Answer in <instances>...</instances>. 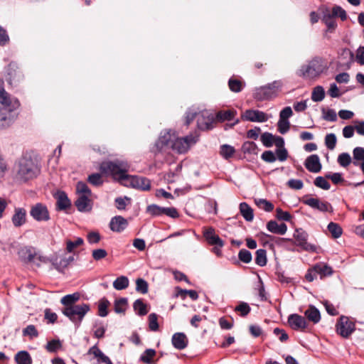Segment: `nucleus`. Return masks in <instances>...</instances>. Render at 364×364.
<instances>
[{
  "label": "nucleus",
  "mask_w": 364,
  "mask_h": 364,
  "mask_svg": "<svg viewBox=\"0 0 364 364\" xmlns=\"http://www.w3.org/2000/svg\"><path fill=\"white\" fill-rule=\"evenodd\" d=\"M15 178L21 183H26L37 178L41 173V166L31 156L21 158L15 167Z\"/></svg>",
  "instance_id": "nucleus-1"
},
{
  "label": "nucleus",
  "mask_w": 364,
  "mask_h": 364,
  "mask_svg": "<svg viewBox=\"0 0 364 364\" xmlns=\"http://www.w3.org/2000/svg\"><path fill=\"white\" fill-rule=\"evenodd\" d=\"M129 166L124 161H105L101 164L100 170L102 173L110 174L112 178L124 186L130 175L127 174Z\"/></svg>",
  "instance_id": "nucleus-2"
},
{
  "label": "nucleus",
  "mask_w": 364,
  "mask_h": 364,
  "mask_svg": "<svg viewBox=\"0 0 364 364\" xmlns=\"http://www.w3.org/2000/svg\"><path fill=\"white\" fill-rule=\"evenodd\" d=\"M327 68L328 65L325 59L315 57L308 64L301 66L296 74L304 79L313 80L320 76Z\"/></svg>",
  "instance_id": "nucleus-3"
},
{
  "label": "nucleus",
  "mask_w": 364,
  "mask_h": 364,
  "mask_svg": "<svg viewBox=\"0 0 364 364\" xmlns=\"http://www.w3.org/2000/svg\"><path fill=\"white\" fill-rule=\"evenodd\" d=\"M282 85L281 80H274L266 85L256 87L254 90L253 97L257 101L271 100L277 96Z\"/></svg>",
  "instance_id": "nucleus-4"
},
{
  "label": "nucleus",
  "mask_w": 364,
  "mask_h": 364,
  "mask_svg": "<svg viewBox=\"0 0 364 364\" xmlns=\"http://www.w3.org/2000/svg\"><path fill=\"white\" fill-rule=\"evenodd\" d=\"M90 310L87 304H77L73 306L64 307L62 313L77 326H79L86 314Z\"/></svg>",
  "instance_id": "nucleus-5"
},
{
  "label": "nucleus",
  "mask_w": 364,
  "mask_h": 364,
  "mask_svg": "<svg viewBox=\"0 0 364 364\" xmlns=\"http://www.w3.org/2000/svg\"><path fill=\"white\" fill-rule=\"evenodd\" d=\"M198 137L196 134H191L184 137L176 138L171 142V147L178 154H185L198 142Z\"/></svg>",
  "instance_id": "nucleus-6"
},
{
  "label": "nucleus",
  "mask_w": 364,
  "mask_h": 364,
  "mask_svg": "<svg viewBox=\"0 0 364 364\" xmlns=\"http://www.w3.org/2000/svg\"><path fill=\"white\" fill-rule=\"evenodd\" d=\"M24 75L17 63H10L6 68V80L12 86H17L23 80Z\"/></svg>",
  "instance_id": "nucleus-7"
},
{
  "label": "nucleus",
  "mask_w": 364,
  "mask_h": 364,
  "mask_svg": "<svg viewBox=\"0 0 364 364\" xmlns=\"http://www.w3.org/2000/svg\"><path fill=\"white\" fill-rule=\"evenodd\" d=\"M30 215L38 222H46L50 219L47 206L41 203H37L31 207Z\"/></svg>",
  "instance_id": "nucleus-8"
},
{
  "label": "nucleus",
  "mask_w": 364,
  "mask_h": 364,
  "mask_svg": "<svg viewBox=\"0 0 364 364\" xmlns=\"http://www.w3.org/2000/svg\"><path fill=\"white\" fill-rule=\"evenodd\" d=\"M0 104L2 105L0 109L7 112L14 111L20 106L18 100L16 97H11L6 90L0 92Z\"/></svg>",
  "instance_id": "nucleus-9"
},
{
  "label": "nucleus",
  "mask_w": 364,
  "mask_h": 364,
  "mask_svg": "<svg viewBox=\"0 0 364 364\" xmlns=\"http://www.w3.org/2000/svg\"><path fill=\"white\" fill-rule=\"evenodd\" d=\"M124 186L146 191L151 188V181L146 177L130 175Z\"/></svg>",
  "instance_id": "nucleus-10"
},
{
  "label": "nucleus",
  "mask_w": 364,
  "mask_h": 364,
  "mask_svg": "<svg viewBox=\"0 0 364 364\" xmlns=\"http://www.w3.org/2000/svg\"><path fill=\"white\" fill-rule=\"evenodd\" d=\"M336 327L338 334L343 338H348L355 329V323L344 316L340 317Z\"/></svg>",
  "instance_id": "nucleus-11"
},
{
  "label": "nucleus",
  "mask_w": 364,
  "mask_h": 364,
  "mask_svg": "<svg viewBox=\"0 0 364 364\" xmlns=\"http://www.w3.org/2000/svg\"><path fill=\"white\" fill-rule=\"evenodd\" d=\"M18 255L21 259L26 263L33 262L37 266H40V262H42L41 257H37L35 250L31 247L21 248L18 252Z\"/></svg>",
  "instance_id": "nucleus-12"
},
{
  "label": "nucleus",
  "mask_w": 364,
  "mask_h": 364,
  "mask_svg": "<svg viewBox=\"0 0 364 364\" xmlns=\"http://www.w3.org/2000/svg\"><path fill=\"white\" fill-rule=\"evenodd\" d=\"M302 202L311 208L318 210L321 212H331L333 210V208L331 205L326 201H321L318 198H304Z\"/></svg>",
  "instance_id": "nucleus-13"
},
{
  "label": "nucleus",
  "mask_w": 364,
  "mask_h": 364,
  "mask_svg": "<svg viewBox=\"0 0 364 364\" xmlns=\"http://www.w3.org/2000/svg\"><path fill=\"white\" fill-rule=\"evenodd\" d=\"M242 118L250 122H265L268 117L264 112L257 109H247L242 115Z\"/></svg>",
  "instance_id": "nucleus-14"
},
{
  "label": "nucleus",
  "mask_w": 364,
  "mask_h": 364,
  "mask_svg": "<svg viewBox=\"0 0 364 364\" xmlns=\"http://www.w3.org/2000/svg\"><path fill=\"white\" fill-rule=\"evenodd\" d=\"M295 238V244L297 246L301 247L302 249L306 251L315 252L316 247L315 245L309 244L307 242V237L308 235L306 232L304 231L296 230V232L294 235Z\"/></svg>",
  "instance_id": "nucleus-15"
},
{
  "label": "nucleus",
  "mask_w": 364,
  "mask_h": 364,
  "mask_svg": "<svg viewBox=\"0 0 364 364\" xmlns=\"http://www.w3.org/2000/svg\"><path fill=\"white\" fill-rule=\"evenodd\" d=\"M288 323L295 331H304L308 326L306 318L297 314H292L288 316Z\"/></svg>",
  "instance_id": "nucleus-16"
},
{
  "label": "nucleus",
  "mask_w": 364,
  "mask_h": 364,
  "mask_svg": "<svg viewBox=\"0 0 364 364\" xmlns=\"http://www.w3.org/2000/svg\"><path fill=\"white\" fill-rule=\"evenodd\" d=\"M304 166L308 171L312 173H318L322 168L319 157L317 154H312L307 157Z\"/></svg>",
  "instance_id": "nucleus-17"
},
{
  "label": "nucleus",
  "mask_w": 364,
  "mask_h": 364,
  "mask_svg": "<svg viewBox=\"0 0 364 364\" xmlns=\"http://www.w3.org/2000/svg\"><path fill=\"white\" fill-rule=\"evenodd\" d=\"M127 220L121 215L113 217L109 222V228L113 232H121L127 228Z\"/></svg>",
  "instance_id": "nucleus-18"
},
{
  "label": "nucleus",
  "mask_w": 364,
  "mask_h": 364,
  "mask_svg": "<svg viewBox=\"0 0 364 364\" xmlns=\"http://www.w3.org/2000/svg\"><path fill=\"white\" fill-rule=\"evenodd\" d=\"M203 235L210 245H216L219 247L224 246V242L219 237L218 235H215L214 228L211 227L208 228L204 231Z\"/></svg>",
  "instance_id": "nucleus-19"
},
{
  "label": "nucleus",
  "mask_w": 364,
  "mask_h": 364,
  "mask_svg": "<svg viewBox=\"0 0 364 364\" xmlns=\"http://www.w3.org/2000/svg\"><path fill=\"white\" fill-rule=\"evenodd\" d=\"M171 343L175 348L183 350L187 347L188 340L184 333H175L172 336Z\"/></svg>",
  "instance_id": "nucleus-20"
},
{
  "label": "nucleus",
  "mask_w": 364,
  "mask_h": 364,
  "mask_svg": "<svg viewBox=\"0 0 364 364\" xmlns=\"http://www.w3.org/2000/svg\"><path fill=\"white\" fill-rule=\"evenodd\" d=\"M13 225L18 228L24 225L26 222V211L24 208H15L14 214L11 218Z\"/></svg>",
  "instance_id": "nucleus-21"
},
{
  "label": "nucleus",
  "mask_w": 364,
  "mask_h": 364,
  "mask_svg": "<svg viewBox=\"0 0 364 364\" xmlns=\"http://www.w3.org/2000/svg\"><path fill=\"white\" fill-rule=\"evenodd\" d=\"M306 320L312 322L314 324L318 323L321 321V314L317 308L313 305H309L304 311Z\"/></svg>",
  "instance_id": "nucleus-22"
},
{
  "label": "nucleus",
  "mask_w": 364,
  "mask_h": 364,
  "mask_svg": "<svg viewBox=\"0 0 364 364\" xmlns=\"http://www.w3.org/2000/svg\"><path fill=\"white\" fill-rule=\"evenodd\" d=\"M87 354L93 355L95 358H97L98 363H102L105 364H113L109 358L105 355L97 347V345H95L92 347H91L89 349Z\"/></svg>",
  "instance_id": "nucleus-23"
},
{
  "label": "nucleus",
  "mask_w": 364,
  "mask_h": 364,
  "mask_svg": "<svg viewBox=\"0 0 364 364\" xmlns=\"http://www.w3.org/2000/svg\"><path fill=\"white\" fill-rule=\"evenodd\" d=\"M56 199V207L59 210H65L71 206L70 200L64 191L58 192Z\"/></svg>",
  "instance_id": "nucleus-24"
},
{
  "label": "nucleus",
  "mask_w": 364,
  "mask_h": 364,
  "mask_svg": "<svg viewBox=\"0 0 364 364\" xmlns=\"http://www.w3.org/2000/svg\"><path fill=\"white\" fill-rule=\"evenodd\" d=\"M267 229L272 233L284 235L287 230L285 223L279 225L275 220H270L267 223Z\"/></svg>",
  "instance_id": "nucleus-25"
},
{
  "label": "nucleus",
  "mask_w": 364,
  "mask_h": 364,
  "mask_svg": "<svg viewBox=\"0 0 364 364\" xmlns=\"http://www.w3.org/2000/svg\"><path fill=\"white\" fill-rule=\"evenodd\" d=\"M75 205L80 212H84L90 209V200L89 199V196L80 195L75 200Z\"/></svg>",
  "instance_id": "nucleus-26"
},
{
  "label": "nucleus",
  "mask_w": 364,
  "mask_h": 364,
  "mask_svg": "<svg viewBox=\"0 0 364 364\" xmlns=\"http://www.w3.org/2000/svg\"><path fill=\"white\" fill-rule=\"evenodd\" d=\"M313 271H314L317 274H319L321 279L326 276H331L333 274L332 268L324 263H318L315 264L313 267Z\"/></svg>",
  "instance_id": "nucleus-27"
},
{
  "label": "nucleus",
  "mask_w": 364,
  "mask_h": 364,
  "mask_svg": "<svg viewBox=\"0 0 364 364\" xmlns=\"http://www.w3.org/2000/svg\"><path fill=\"white\" fill-rule=\"evenodd\" d=\"M240 212L246 221L251 222L253 220V209L247 203L242 202L240 204Z\"/></svg>",
  "instance_id": "nucleus-28"
},
{
  "label": "nucleus",
  "mask_w": 364,
  "mask_h": 364,
  "mask_svg": "<svg viewBox=\"0 0 364 364\" xmlns=\"http://www.w3.org/2000/svg\"><path fill=\"white\" fill-rule=\"evenodd\" d=\"M14 360L16 364H32V358L26 350H21L14 356Z\"/></svg>",
  "instance_id": "nucleus-29"
},
{
  "label": "nucleus",
  "mask_w": 364,
  "mask_h": 364,
  "mask_svg": "<svg viewBox=\"0 0 364 364\" xmlns=\"http://www.w3.org/2000/svg\"><path fill=\"white\" fill-rule=\"evenodd\" d=\"M236 114L234 109L220 110L216 114V119L219 122L230 121L235 118Z\"/></svg>",
  "instance_id": "nucleus-30"
},
{
  "label": "nucleus",
  "mask_w": 364,
  "mask_h": 364,
  "mask_svg": "<svg viewBox=\"0 0 364 364\" xmlns=\"http://www.w3.org/2000/svg\"><path fill=\"white\" fill-rule=\"evenodd\" d=\"M80 295L78 292L67 294L62 297L60 302L65 307L73 306L76 305L75 304L80 299Z\"/></svg>",
  "instance_id": "nucleus-31"
},
{
  "label": "nucleus",
  "mask_w": 364,
  "mask_h": 364,
  "mask_svg": "<svg viewBox=\"0 0 364 364\" xmlns=\"http://www.w3.org/2000/svg\"><path fill=\"white\" fill-rule=\"evenodd\" d=\"M128 306V300L127 298H119L114 302V310L117 314H125Z\"/></svg>",
  "instance_id": "nucleus-32"
},
{
  "label": "nucleus",
  "mask_w": 364,
  "mask_h": 364,
  "mask_svg": "<svg viewBox=\"0 0 364 364\" xmlns=\"http://www.w3.org/2000/svg\"><path fill=\"white\" fill-rule=\"evenodd\" d=\"M322 20L326 25L328 30L330 32L333 31L337 27V23L334 19V17L331 14L329 11L324 13Z\"/></svg>",
  "instance_id": "nucleus-33"
},
{
  "label": "nucleus",
  "mask_w": 364,
  "mask_h": 364,
  "mask_svg": "<svg viewBox=\"0 0 364 364\" xmlns=\"http://www.w3.org/2000/svg\"><path fill=\"white\" fill-rule=\"evenodd\" d=\"M244 86L245 83L238 79L231 77L228 80V87L230 90L233 92H241Z\"/></svg>",
  "instance_id": "nucleus-34"
},
{
  "label": "nucleus",
  "mask_w": 364,
  "mask_h": 364,
  "mask_svg": "<svg viewBox=\"0 0 364 364\" xmlns=\"http://www.w3.org/2000/svg\"><path fill=\"white\" fill-rule=\"evenodd\" d=\"M213 121L212 119L208 118L205 120V119L203 114L201 115V119L199 116L197 119L198 127L199 129H201V130H210V129H213Z\"/></svg>",
  "instance_id": "nucleus-35"
},
{
  "label": "nucleus",
  "mask_w": 364,
  "mask_h": 364,
  "mask_svg": "<svg viewBox=\"0 0 364 364\" xmlns=\"http://www.w3.org/2000/svg\"><path fill=\"white\" fill-rule=\"evenodd\" d=\"M129 279L125 276L117 277L113 282V287L117 290H123L128 287Z\"/></svg>",
  "instance_id": "nucleus-36"
},
{
  "label": "nucleus",
  "mask_w": 364,
  "mask_h": 364,
  "mask_svg": "<svg viewBox=\"0 0 364 364\" xmlns=\"http://www.w3.org/2000/svg\"><path fill=\"white\" fill-rule=\"evenodd\" d=\"M133 308L139 316H144L148 313L147 306L141 299H136L134 302Z\"/></svg>",
  "instance_id": "nucleus-37"
},
{
  "label": "nucleus",
  "mask_w": 364,
  "mask_h": 364,
  "mask_svg": "<svg viewBox=\"0 0 364 364\" xmlns=\"http://www.w3.org/2000/svg\"><path fill=\"white\" fill-rule=\"evenodd\" d=\"M325 97V90L322 86L315 87L311 93V100L318 102L322 101Z\"/></svg>",
  "instance_id": "nucleus-38"
},
{
  "label": "nucleus",
  "mask_w": 364,
  "mask_h": 364,
  "mask_svg": "<svg viewBox=\"0 0 364 364\" xmlns=\"http://www.w3.org/2000/svg\"><path fill=\"white\" fill-rule=\"evenodd\" d=\"M255 203L259 208L266 212H272L274 209V205L266 199L257 198L255 200Z\"/></svg>",
  "instance_id": "nucleus-39"
},
{
  "label": "nucleus",
  "mask_w": 364,
  "mask_h": 364,
  "mask_svg": "<svg viewBox=\"0 0 364 364\" xmlns=\"http://www.w3.org/2000/svg\"><path fill=\"white\" fill-rule=\"evenodd\" d=\"M267 252L264 249H259L256 251L255 263L259 267H264L267 264Z\"/></svg>",
  "instance_id": "nucleus-40"
},
{
  "label": "nucleus",
  "mask_w": 364,
  "mask_h": 364,
  "mask_svg": "<svg viewBox=\"0 0 364 364\" xmlns=\"http://www.w3.org/2000/svg\"><path fill=\"white\" fill-rule=\"evenodd\" d=\"M110 303L106 298H102L98 303V315L101 317H105L108 315L107 308Z\"/></svg>",
  "instance_id": "nucleus-41"
},
{
  "label": "nucleus",
  "mask_w": 364,
  "mask_h": 364,
  "mask_svg": "<svg viewBox=\"0 0 364 364\" xmlns=\"http://www.w3.org/2000/svg\"><path fill=\"white\" fill-rule=\"evenodd\" d=\"M257 146L253 141H245L242 146V151L244 154H257Z\"/></svg>",
  "instance_id": "nucleus-42"
},
{
  "label": "nucleus",
  "mask_w": 364,
  "mask_h": 364,
  "mask_svg": "<svg viewBox=\"0 0 364 364\" xmlns=\"http://www.w3.org/2000/svg\"><path fill=\"white\" fill-rule=\"evenodd\" d=\"M328 230L333 238L340 237L343 233L341 227L338 224L333 222H331L328 225Z\"/></svg>",
  "instance_id": "nucleus-43"
},
{
  "label": "nucleus",
  "mask_w": 364,
  "mask_h": 364,
  "mask_svg": "<svg viewBox=\"0 0 364 364\" xmlns=\"http://www.w3.org/2000/svg\"><path fill=\"white\" fill-rule=\"evenodd\" d=\"M353 158L355 160H360V168L364 175V148L363 147H355L353 151Z\"/></svg>",
  "instance_id": "nucleus-44"
},
{
  "label": "nucleus",
  "mask_w": 364,
  "mask_h": 364,
  "mask_svg": "<svg viewBox=\"0 0 364 364\" xmlns=\"http://www.w3.org/2000/svg\"><path fill=\"white\" fill-rule=\"evenodd\" d=\"M337 138L335 134H327L325 136V145L329 150H333L336 146Z\"/></svg>",
  "instance_id": "nucleus-45"
},
{
  "label": "nucleus",
  "mask_w": 364,
  "mask_h": 364,
  "mask_svg": "<svg viewBox=\"0 0 364 364\" xmlns=\"http://www.w3.org/2000/svg\"><path fill=\"white\" fill-rule=\"evenodd\" d=\"M235 151V150L232 146L224 144L220 146V155L225 159H228L229 158L232 157Z\"/></svg>",
  "instance_id": "nucleus-46"
},
{
  "label": "nucleus",
  "mask_w": 364,
  "mask_h": 364,
  "mask_svg": "<svg viewBox=\"0 0 364 364\" xmlns=\"http://www.w3.org/2000/svg\"><path fill=\"white\" fill-rule=\"evenodd\" d=\"M274 136L269 132H264L260 136V140L265 147H271L274 144Z\"/></svg>",
  "instance_id": "nucleus-47"
},
{
  "label": "nucleus",
  "mask_w": 364,
  "mask_h": 364,
  "mask_svg": "<svg viewBox=\"0 0 364 364\" xmlns=\"http://www.w3.org/2000/svg\"><path fill=\"white\" fill-rule=\"evenodd\" d=\"M156 355V350L151 348L146 349L141 355L140 360L144 363H151L152 358Z\"/></svg>",
  "instance_id": "nucleus-48"
},
{
  "label": "nucleus",
  "mask_w": 364,
  "mask_h": 364,
  "mask_svg": "<svg viewBox=\"0 0 364 364\" xmlns=\"http://www.w3.org/2000/svg\"><path fill=\"white\" fill-rule=\"evenodd\" d=\"M171 140L170 131H166L164 134H161L159 141L156 143L157 146L162 148L164 146L168 145Z\"/></svg>",
  "instance_id": "nucleus-49"
},
{
  "label": "nucleus",
  "mask_w": 364,
  "mask_h": 364,
  "mask_svg": "<svg viewBox=\"0 0 364 364\" xmlns=\"http://www.w3.org/2000/svg\"><path fill=\"white\" fill-rule=\"evenodd\" d=\"M149 285L146 280L141 278H138L136 280V291L141 293L146 294L148 292Z\"/></svg>",
  "instance_id": "nucleus-50"
},
{
  "label": "nucleus",
  "mask_w": 364,
  "mask_h": 364,
  "mask_svg": "<svg viewBox=\"0 0 364 364\" xmlns=\"http://www.w3.org/2000/svg\"><path fill=\"white\" fill-rule=\"evenodd\" d=\"M338 163L342 167H347L352 162V159L348 153H342L338 156Z\"/></svg>",
  "instance_id": "nucleus-51"
},
{
  "label": "nucleus",
  "mask_w": 364,
  "mask_h": 364,
  "mask_svg": "<svg viewBox=\"0 0 364 364\" xmlns=\"http://www.w3.org/2000/svg\"><path fill=\"white\" fill-rule=\"evenodd\" d=\"M323 119L329 122H336L337 120V114L334 109L324 108L322 109Z\"/></svg>",
  "instance_id": "nucleus-52"
},
{
  "label": "nucleus",
  "mask_w": 364,
  "mask_h": 364,
  "mask_svg": "<svg viewBox=\"0 0 364 364\" xmlns=\"http://www.w3.org/2000/svg\"><path fill=\"white\" fill-rule=\"evenodd\" d=\"M84 243V240L81 237H77L75 241L67 240L66 241V250L68 252H73L75 248L82 245Z\"/></svg>",
  "instance_id": "nucleus-53"
},
{
  "label": "nucleus",
  "mask_w": 364,
  "mask_h": 364,
  "mask_svg": "<svg viewBox=\"0 0 364 364\" xmlns=\"http://www.w3.org/2000/svg\"><path fill=\"white\" fill-rule=\"evenodd\" d=\"M76 191L79 195H85L90 196L91 191L87 185L82 182L79 181L76 185Z\"/></svg>",
  "instance_id": "nucleus-54"
},
{
  "label": "nucleus",
  "mask_w": 364,
  "mask_h": 364,
  "mask_svg": "<svg viewBox=\"0 0 364 364\" xmlns=\"http://www.w3.org/2000/svg\"><path fill=\"white\" fill-rule=\"evenodd\" d=\"M333 17H340L342 21L347 19L346 11L340 6H334L331 14Z\"/></svg>",
  "instance_id": "nucleus-55"
},
{
  "label": "nucleus",
  "mask_w": 364,
  "mask_h": 364,
  "mask_svg": "<svg viewBox=\"0 0 364 364\" xmlns=\"http://www.w3.org/2000/svg\"><path fill=\"white\" fill-rule=\"evenodd\" d=\"M238 258L241 262L245 264H248L252 261V257L251 252L249 250L246 249H242L239 251Z\"/></svg>",
  "instance_id": "nucleus-56"
},
{
  "label": "nucleus",
  "mask_w": 364,
  "mask_h": 364,
  "mask_svg": "<svg viewBox=\"0 0 364 364\" xmlns=\"http://www.w3.org/2000/svg\"><path fill=\"white\" fill-rule=\"evenodd\" d=\"M23 336H29L31 338L38 336V332L34 325H28L23 330Z\"/></svg>",
  "instance_id": "nucleus-57"
},
{
  "label": "nucleus",
  "mask_w": 364,
  "mask_h": 364,
  "mask_svg": "<svg viewBox=\"0 0 364 364\" xmlns=\"http://www.w3.org/2000/svg\"><path fill=\"white\" fill-rule=\"evenodd\" d=\"M163 207L152 204L147 206L146 212L152 216H160L163 215Z\"/></svg>",
  "instance_id": "nucleus-58"
},
{
  "label": "nucleus",
  "mask_w": 364,
  "mask_h": 364,
  "mask_svg": "<svg viewBox=\"0 0 364 364\" xmlns=\"http://www.w3.org/2000/svg\"><path fill=\"white\" fill-rule=\"evenodd\" d=\"M87 181L95 186H100L102 185L103 180L100 173H92L88 176Z\"/></svg>",
  "instance_id": "nucleus-59"
},
{
  "label": "nucleus",
  "mask_w": 364,
  "mask_h": 364,
  "mask_svg": "<svg viewBox=\"0 0 364 364\" xmlns=\"http://www.w3.org/2000/svg\"><path fill=\"white\" fill-rule=\"evenodd\" d=\"M61 347L62 344L60 340H51L48 342L46 348L48 352L55 353Z\"/></svg>",
  "instance_id": "nucleus-60"
},
{
  "label": "nucleus",
  "mask_w": 364,
  "mask_h": 364,
  "mask_svg": "<svg viewBox=\"0 0 364 364\" xmlns=\"http://www.w3.org/2000/svg\"><path fill=\"white\" fill-rule=\"evenodd\" d=\"M314 185L323 190H329L331 188L330 183L323 176H318L314 180Z\"/></svg>",
  "instance_id": "nucleus-61"
},
{
  "label": "nucleus",
  "mask_w": 364,
  "mask_h": 364,
  "mask_svg": "<svg viewBox=\"0 0 364 364\" xmlns=\"http://www.w3.org/2000/svg\"><path fill=\"white\" fill-rule=\"evenodd\" d=\"M149 327L153 331H156L159 329L158 316L155 313L149 315Z\"/></svg>",
  "instance_id": "nucleus-62"
},
{
  "label": "nucleus",
  "mask_w": 364,
  "mask_h": 364,
  "mask_svg": "<svg viewBox=\"0 0 364 364\" xmlns=\"http://www.w3.org/2000/svg\"><path fill=\"white\" fill-rule=\"evenodd\" d=\"M6 112L0 109V129L9 127L11 123V118L7 116Z\"/></svg>",
  "instance_id": "nucleus-63"
},
{
  "label": "nucleus",
  "mask_w": 364,
  "mask_h": 364,
  "mask_svg": "<svg viewBox=\"0 0 364 364\" xmlns=\"http://www.w3.org/2000/svg\"><path fill=\"white\" fill-rule=\"evenodd\" d=\"M277 128L279 133L282 134H286L290 128V123L289 120L279 119L277 122Z\"/></svg>",
  "instance_id": "nucleus-64"
}]
</instances>
